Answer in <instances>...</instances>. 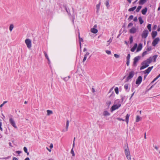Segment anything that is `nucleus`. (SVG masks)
Wrapping results in <instances>:
<instances>
[{"mask_svg": "<svg viewBox=\"0 0 160 160\" xmlns=\"http://www.w3.org/2000/svg\"><path fill=\"white\" fill-rule=\"evenodd\" d=\"M136 7H137L135 6L133 7L130 8L128 10V11L129 12L133 11L136 8Z\"/></svg>", "mask_w": 160, "mask_h": 160, "instance_id": "nucleus-24", "label": "nucleus"}, {"mask_svg": "<svg viewBox=\"0 0 160 160\" xmlns=\"http://www.w3.org/2000/svg\"><path fill=\"white\" fill-rule=\"evenodd\" d=\"M111 103V102L110 101H108L106 104L107 106H108V107H109Z\"/></svg>", "mask_w": 160, "mask_h": 160, "instance_id": "nucleus-39", "label": "nucleus"}, {"mask_svg": "<svg viewBox=\"0 0 160 160\" xmlns=\"http://www.w3.org/2000/svg\"><path fill=\"white\" fill-rule=\"evenodd\" d=\"M154 148L157 150H158V147L156 146L154 147Z\"/></svg>", "mask_w": 160, "mask_h": 160, "instance_id": "nucleus-60", "label": "nucleus"}, {"mask_svg": "<svg viewBox=\"0 0 160 160\" xmlns=\"http://www.w3.org/2000/svg\"><path fill=\"white\" fill-rule=\"evenodd\" d=\"M151 49H152L151 47H150L147 48L146 51H147V52L149 51H151Z\"/></svg>", "mask_w": 160, "mask_h": 160, "instance_id": "nucleus-44", "label": "nucleus"}, {"mask_svg": "<svg viewBox=\"0 0 160 160\" xmlns=\"http://www.w3.org/2000/svg\"><path fill=\"white\" fill-rule=\"evenodd\" d=\"M50 148H52L53 147V144L52 143H51L50 145Z\"/></svg>", "mask_w": 160, "mask_h": 160, "instance_id": "nucleus-57", "label": "nucleus"}, {"mask_svg": "<svg viewBox=\"0 0 160 160\" xmlns=\"http://www.w3.org/2000/svg\"><path fill=\"white\" fill-rule=\"evenodd\" d=\"M152 36L153 38H154L157 35V31H152Z\"/></svg>", "mask_w": 160, "mask_h": 160, "instance_id": "nucleus-17", "label": "nucleus"}, {"mask_svg": "<svg viewBox=\"0 0 160 160\" xmlns=\"http://www.w3.org/2000/svg\"><path fill=\"white\" fill-rule=\"evenodd\" d=\"M148 31L147 30H144L142 34V38H146L148 36Z\"/></svg>", "mask_w": 160, "mask_h": 160, "instance_id": "nucleus-7", "label": "nucleus"}, {"mask_svg": "<svg viewBox=\"0 0 160 160\" xmlns=\"http://www.w3.org/2000/svg\"><path fill=\"white\" fill-rule=\"evenodd\" d=\"M158 57V55H155L152 57H150L146 60L144 61L141 64L142 66L140 67V70H142L148 67L149 66V64L152 62L153 58V62H155Z\"/></svg>", "mask_w": 160, "mask_h": 160, "instance_id": "nucleus-1", "label": "nucleus"}, {"mask_svg": "<svg viewBox=\"0 0 160 160\" xmlns=\"http://www.w3.org/2000/svg\"><path fill=\"white\" fill-rule=\"evenodd\" d=\"M147 54V51H146L144 52L142 54V57L144 56L145 55H146Z\"/></svg>", "mask_w": 160, "mask_h": 160, "instance_id": "nucleus-41", "label": "nucleus"}, {"mask_svg": "<svg viewBox=\"0 0 160 160\" xmlns=\"http://www.w3.org/2000/svg\"><path fill=\"white\" fill-rule=\"evenodd\" d=\"M9 146L11 147H12V143L11 142H9Z\"/></svg>", "mask_w": 160, "mask_h": 160, "instance_id": "nucleus-63", "label": "nucleus"}, {"mask_svg": "<svg viewBox=\"0 0 160 160\" xmlns=\"http://www.w3.org/2000/svg\"><path fill=\"white\" fill-rule=\"evenodd\" d=\"M115 92L117 94H118L119 92H118V87H116L115 88Z\"/></svg>", "mask_w": 160, "mask_h": 160, "instance_id": "nucleus-34", "label": "nucleus"}, {"mask_svg": "<svg viewBox=\"0 0 160 160\" xmlns=\"http://www.w3.org/2000/svg\"><path fill=\"white\" fill-rule=\"evenodd\" d=\"M130 58V53L128 54V56L127 57V60H129Z\"/></svg>", "mask_w": 160, "mask_h": 160, "instance_id": "nucleus-42", "label": "nucleus"}, {"mask_svg": "<svg viewBox=\"0 0 160 160\" xmlns=\"http://www.w3.org/2000/svg\"><path fill=\"white\" fill-rule=\"evenodd\" d=\"M14 28V26L12 24H11L10 25L9 27V30L11 32L12 31Z\"/></svg>", "mask_w": 160, "mask_h": 160, "instance_id": "nucleus-28", "label": "nucleus"}, {"mask_svg": "<svg viewBox=\"0 0 160 160\" xmlns=\"http://www.w3.org/2000/svg\"><path fill=\"white\" fill-rule=\"evenodd\" d=\"M24 160H30V159L29 158L27 157Z\"/></svg>", "mask_w": 160, "mask_h": 160, "instance_id": "nucleus-62", "label": "nucleus"}, {"mask_svg": "<svg viewBox=\"0 0 160 160\" xmlns=\"http://www.w3.org/2000/svg\"><path fill=\"white\" fill-rule=\"evenodd\" d=\"M23 150L25 152H28V149L26 147H24L23 148Z\"/></svg>", "mask_w": 160, "mask_h": 160, "instance_id": "nucleus-45", "label": "nucleus"}, {"mask_svg": "<svg viewBox=\"0 0 160 160\" xmlns=\"http://www.w3.org/2000/svg\"><path fill=\"white\" fill-rule=\"evenodd\" d=\"M13 160H18V158L15 157H14L13 158Z\"/></svg>", "mask_w": 160, "mask_h": 160, "instance_id": "nucleus-59", "label": "nucleus"}, {"mask_svg": "<svg viewBox=\"0 0 160 160\" xmlns=\"http://www.w3.org/2000/svg\"><path fill=\"white\" fill-rule=\"evenodd\" d=\"M140 58L141 56H138L135 57L134 58V61L132 64V66L134 67H136L137 66V63Z\"/></svg>", "mask_w": 160, "mask_h": 160, "instance_id": "nucleus-3", "label": "nucleus"}, {"mask_svg": "<svg viewBox=\"0 0 160 160\" xmlns=\"http://www.w3.org/2000/svg\"><path fill=\"white\" fill-rule=\"evenodd\" d=\"M114 56L116 58H118L119 57V55L116 54H115L114 55Z\"/></svg>", "mask_w": 160, "mask_h": 160, "instance_id": "nucleus-47", "label": "nucleus"}, {"mask_svg": "<svg viewBox=\"0 0 160 160\" xmlns=\"http://www.w3.org/2000/svg\"><path fill=\"white\" fill-rule=\"evenodd\" d=\"M135 93V92L132 94V95H131V96L130 98V100L131 99V98H132V96H133L134 94V93Z\"/></svg>", "mask_w": 160, "mask_h": 160, "instance_id": "nucleus-58", "label": "nucleus"}, {"mask_svg": "<svg viewBox=\"0 0 160 160\" xmlns=\"http://www.w3.org/2000/svg\"><path fill=\"white\" fill-rule=\"evenodd\" d=\"M106 52L107 54L108 55L110 54H111V52L110 51L106 50Z\"/></svg>", "mask_w": 160, "mask_h": 160, "instance_id": "nucleus-46", "label": "nucleus"}, {"mask_svg": "<svg viewBox=\"0 0 160 160\" xmlns=\"http://www.w3.org/2000/svg\"><path fill=\"white\" fill-rule=\"evenodd\" d=\"M117 119L118 120H119V121H125L124 119H123L121 118H118Z\"/></svg>", "mask_w": 160, "mask_h": 160, "instance_id": "nucleus-52", "label": "nucleus"}, {"mask_svg": "<svg viewBox=\"0 0 160 160\" xmlns=\"http://www.w3.org/2000/svg\"><path fill=\"white\" fill-rule=\"evenodd\" d=\"M129 63H130V60H127L126 64L128 66L129 65Z\"/></svg>", "mask_w": 160, "mask_h": 160, "instance_id": "nucleus-51", "label": "nucleus"}, {"mask_svg": "<svg viewBox=\"0 0 160 160\" xmlns=\"http://www.w3.org/2000/svg\"><path fill=\"white\" fill-rule=\"evenodd\" d=\"M2 122H0V130L1 131H2Z\"/></svg>", "mask_w": 160, "mask_h": 160, "instance_id": "nucleus-50", "label": "nucleus"}, {"mask_svg": "<svg viewBox=\"0 0 160 160\" xmlns=\"http://www.w3.org/2000/svg\"><path fill=\"white\" fill-rule=\"evenodd\" d=\"M68 78H67V77H66L64 78H63V79L64 81H68Z\"/></svg>", "mask_w": 160, "mask_h": 160, "instance_id": "nucleus-53", "label": "nucleus"}, {"mask_svg": "<svg viewBox=\"0 0 160 160\" xmlns=\"http://www.w3.org/2000/svg\"><path fill=\"white\" fill-rule=\"evenodd\" d=\"M9 122H10L12 126L14 128H17V127L16 125L15 122L14 120H13V119L12 118H10L9 119Z\"/></svg>", "mask_w": 160, "mask_h": 160, "instance_id": "nucleus-11", "label": "nucleus"}, {"mask_svg": "<svg viewBox=\"0 0 160 160\" xmlns=\"http://www.w3.org/2000/svg\"><path fill=\"white\" fill-rule=\"evenodd\" d=\"M134 74V72L133 71H131L129 74L128 76L127 77L126 79V82H127L129 81L130 79L132 78L133 77Z\"/></svg>", "mask_w": 160, "mask_h": 160, "instance_id": "nucleus-4", "label": "nucleus"}, {"mask_svg": "<svg viewBox=\"0 0 160 160\" xmlns=\"http://www.w3.org/2000/svg\"><path fill=\"white\" fill-rule=\"evenodd\" d=\"M69 121L68 120H67L66 121V129H63L62 132H64L67 131L68 130V127L69 126Z\"/></svg>", "mask_w": 160, "mask_h": 160, "instance_id": "nucleus-14", "label": "nucleus"}, {"mask_svg": "<svg viewBox=\"0 0 160 160\" xmlns=\"http://www.w3.org/2000/svg\"><path fill=\"white\" fill-rule=\"evenodd\" d=\"M133 18V16L132 15H131L129 17V18L128 19V20L130 21L132 20Z\"/></svg>", "mask_w": 160, "mask_h": 160, "instance_id": "nucleus-40", "label": "nucleus"}, {"mask_svg": "<svg viewBox=\"0 0 160 160\" xmlns=\"http://www.w3.org/2000/svg\"><path fill=\"white\" fill-rule=\"evenodd\" d=\"M44 54L45 57L46 58L48 59V61H49V58H48V55L47 53H46V52H44Z\"/></svg>", "mask_w": 160, "mask_h": 160, "instance_id": "nucleus-35", "label": "nucleus"}, {"mask_svg": "<svg viewBox=\"0 0 160 160\" xmlns=\"http://www.w3.org/2000/svg\"><path fill=\"white\" fill-rule=\"evenodd\" d=\"M153 68V66H152L149 67L148 68V69H147L146 70H145L144 71H143V72L145 74H146L147 73V74H148L149 73V72H150V71H151L152 69Z\"/></svg>", "mask_w": 160, "mask_h": 160, "instance_id": "nucleus-12", "label": "nucleus"}, {"mask_svg": "<svg viewBox=\"0 0 160 160\" xmlns=\"http://www.w3.org/2000/svg\"><path fill=\"white\" fill-rule=\"evenodd\" d=\"M142 44L141 43H140L138 44V46L137 49V52H138L142 49Z\"/></svg>", "mask_w": 160, "mask_h": 160, "instance_id": "nucleus-15", "label": "nucleus"}, {"mask_svg": "<svg viewBox=\"0 0 160 160\" xmlns=\"http://www.w3.org/2000/svg\"><path fill=\"white\" fill-rule=\"evenodd\" d=\"M121 106V104H119L118 105L115 104L113 105L111 108V111L112 112L115 110L118 109Z\"/></svg>", "mask_w": 160, "mask_h": 160, "instance_id": "nucleus-6", "label": "nucleus"}, {"mask_svg": "<svg viewBox=\"0 0 160 160\" xmlns=\"http://www.w3.org/2000/svg\"><path fill=\"white\" fill-rule=\"evenodd\" d=\"M129 3H131L132 0H127Z\"/></svg>", "mask_w": 160, "mask_h": 160, "instance_id": "nucleus-61", "label": "nucleus"}, {"mask_svg": "<svg viewBox=\"0 0 160 160\" xmlns=\"http://www.w3.org/2000/svg\"><path fill=\"white\" fill-rule=\"evenodd\" d=\"M133 26V23L132 22H130L128 26V28H129L130 27H132Z\"/></svg>", "mask_w": 160, "mask_h": 160, "instance_id": "nucleus-43", "label": "nucleus"}, {"mask_svg": "<svg viewBox=\"0 0 160 160\" xmlns=\"http://www.w3.org/2000/svg\"><path fill=\"white\" fill-rule=\"evenodd\" d=\"M133 37L132 36H131L129 38V41H130V44H132L133 42Z\"/></svg>", "mask_w": 160, "mask_h": 160, "instance_id": "nucleus-30", "label": "nucleus"}, {"mask_svg": "<svg viewBox=\"0 0 160 160\" xmlns=\"http://www.w3.org/2000/svg\"><path fill=\"white\" fill-rule=\"evenodd\" d=\"M89 54L90 53L89 52H87L86 54L84 55V57L83 59V61H82V62H84L85 61V60H86V59H87V56H88Z\"/></svg>", "mask_w": 160, "mask_h": 160, "instance_id": "nucleus-19", "label": "nucleus"}, {"mask_svg": "<svg viewBox=\"0 0 160 160\" xmlns=\"http://www.w3.org/2000/svg\"><path fill=\"white\" fill-rule=\"evenodd\" d=\"M91 32L94 33H96L98 32V30L95 28H93L91 29Z\"/></svg>", "mask_w": 160, "mask_h": 160, "instance_id": "nucleus-20", "label": "nucleus"}, {"mask_svg": "<svg viewBox=\"0 0 160 160\" xmlns=\"http://www.w3.org/2000/svg\"><path fill=\"white\" fill-rule=\"evenodd\" d=\"M25 43L27 47L30 49L32 47V43L31 40L29 39H27L25 40Z\"/></svg>", "mask_w": 160, "mask_h": 160, "instance_id": "nucleus-5", "label": "nucleus"}, {"mask_svg": "<svg viewBox=\"0 0 160 160\" xmlns=\"http://www.w3.org/2000/svg\"><path fill=\"white\" fill-rule=\"evenodd\" d=\"M142 81V78L141 76H139L136 81V84L137 85H139Z\"/></svg>", "mask_w": 160, "mask_h": 160, "instance_id": "nucleus-10", "label": "nucleus"}, {"mask_svg": "<svg viewBox=\"0 0 160 160\" xmlns=\"http://www.w3.org/2000/svg\"><path fill=\"white\" fill-rule=\"evenodd\" d=\"M129 116H130V115H129L128 114H127L126 115V116L125 121L127 122V124H128V122L129 118Z\"/></svg>", "mask_w": 160, "mask_h": 160, "instance_id": "nucleus-21", "label": "nucleus"}, {"mask_svg": "<svg viewBox=\"0 0 160 160\" xmlns=\"http://www.w3.org/2000/svg\"><path fill=\"white\" fill-rule=\"evenodd\" d=\"M22 152L21 151H18L16 152V153H18V154H19Z\"/></svg>", "mask_w": 160, "mask_h": 160, "instance_id": "nucleus-54", "label": "nucleus"}, {"mask_svg": "<svg viewBox=\"0 0 160 160\" xmlns=\"http://www.w3.org/2000/svg\"><path fill=\"white\" fill-rule=\"evenodd\" d=\"M103 115L104 116H109L110 115L108 111H105L103 112Z\"/></svg>", "mask_w": 160, "mask_h": 160, "instance_id": "nucleus-22", "label": "nucleus"}, {"mask_svg": "<svg viewBox=\"0 0 160 160\" xmlns=\"http://www.w3.org/2000/svg\"><path fill=\"white\" fill-rule=\"evenodd\" d=\"M109 0H106V2L105 3L106 6L107 7V8H108L110 6L109 5Z\"/></svg>", "mask_w": 160, "mask_h": 160, "instance_id": "nucleus-27", "label": "nucleus"}, {"mask_svg": "<svg viewBox=\"0 0 160 160\" xmlns=\"http://www.w3.org/2000/svg\"><path fill=\"white\" fill-rule=\"evenodd\" d=\"M142 8V6H138L137 8V9L136 10V11L137 12H138Z\"/></svg>", "mask_w": 160, "mask_h": 160, "instance_id": "nucleus-31", "label": "nucleus"}, {"mask_svg": "<svg viewBox=\"0 0 160 160\" xmlns=\"http://www.w3.org/2000/svg\"><path fill=\"white\" fill-rule=\"evenodd\" d=\"M157 30L158 32L160 31V27L158 28Z\"/></svg>", "mask_w": 160, "mask_h": 160, "instance_id": "nucleus-64", "label": "nucleus"}, {"mask_svg": "<svg viewBox=\"0 0 160 160\" xmlns=\"http://www.w3.org/2000/svg\"><path fill=\"white\" fill-rule=\"evenodd\" d=\"M148 8H147L146 7L144 9L142 10L141 11L143 15H145L146 14V12H147Z\"/></svg>", "mask_w": 160, "mask_h": 160, "instance_id": "nucleus-18", "label": "nucleus"}, {"mask_svg": "<svg viewBox=\"0 0 160 160\" xmlns=\"http://www.w3.org/2000/svg\"><path fill=\"white\" fill-rule=\"evenodd\" d=\"M141 119V118L139 116H137L136 117V122H138L139 121H140Z\"/></svg>", "mask_w": 160, "mask_h": 160, "instance_id": "nucleus-29", "label": "nucleus"}, {"mask_svg": "<svg viewBox=\"0 0 160 160\" xmlns=\"http://www.w3.org/2000/svg\"><path fill=\"white\" fill-rule=\"evenodd\" d=\"M79 44H80V48H81V42H83V39L82 38H80L79 39Z\"/></svg>", "mask_w": 160, "mask_h": 160, "instance_id": "nucleus-33", "label": "nucleus"}, {"mask_svg": "<svg viewBox=\"0 0 160 160\" xmlns=\"http://www.w3.org/2000/svg\"><path fill=\"white\" fill-rule=\"evenodd\" d=\"M133 21L135 22H136L137 21V17H135L133 19Z\"/></svg>", "mask_w": 160, "mask_h": 160, "instance_id": "nucleus-55", "label": "nucleus"}, {"mask_svg": "<svg viewBox=\"0 0 160 160\" xmlns=\"http://www.w3.org/2000/svg\"><path fill=\"white\" fill-rule=\"evenodd\" d=\"M160 41V39L159 38H156L152 41V45L153 46H155L158 43V42Z\"/></svg>", "mask_w": 160, "mask_h": 160, "instance_id": "nucleus-8", "label": "nucleus"}, {"mask_svg": "<svg viewBox=\"0 0 160 160\" xmlns=\"http://www.w3.org/2000/svg\"><path fill=\"white\" fill-rule=\"evenodd\" d=\"M128 84H125L124 86V88L125 90H127L128 89Z\"/></svg>", "mask_w": 160, "mask_h": 160, "instance_id": "nucleus-36", "label": "nucleus"}, {"mask_svg": "<svg viewBox=\"0 0 160 160\" xmlns=\"http://www.w3.org/2000/svg\"><path fill=\"white\" fill-rule=\"evenodd\" d=\"M121 100L122 102L125 99V96H121Z\"/></svg>", "mask_w": 160, "mask_h": 160, "instance_id": "nucleus-37", "label": "nucleus"}, {"mask_svg": "<svg viewBox=\"0 0 160 160\" xmlns=\"http://www.w3.org/2000/svg\"><path fill=\"white\" fill-rule=\"evenodd\" d=\"M136 29L134 27H133L130 30L129 32L131 33H134L136 32Z\"/></svg>", "mask_w": 160, "mask_h": 160, "instance_id": "nucleus-16", "label": "nucleus"}, {"mask_svg": "<svg viewBox=\"0 0 160 160\" xmlns=\"http://www.w3.org/2000/svg\"><path fill=\"white\" fill-rule=\"evenodd\" d=\"M136 48L134 47H133L131 49V51L132 52H134L135 50L136 49Z\"/></svg>", "mask_w": 160, "mask_h": 160, "instance_id": "nucleus-49", "label": "nucleus"}, {"mask_svg": "<svg viewBox=\"0 0 160 160\" xmlns=\"http://www.w3.org/2000/svg\"><path fill=\"white\" fill-rule=\"evenodd\" d=\"M71 153L72 154V155L73 156H74L75 155L74 152V151L73 150V148H72L71 150Z\"/></svg>", "mask_w": 160, "mask_h": 160, "instance_id": "nucleus-38", "label": "nucleus"}, {"mask_svg": "<svg viewBox=\"0 0 160 160\" xmlns=\"http://www.w3.org/2000/svg\"><path fill=\"white\" fill-rule=\"evenodd\" d=\"M125 154L128 160H131V157L130 154V152L128 148V146H127V148L125 149Z\"/></svg>", "mask_w": 160, "mask_h": 160, "instance_id": "nucleus-2", "label": "nucleus"}, {"mask_svg": "<svg viewBox=\"0 0 160 160\" xmlns=\"http://www.w3.org/2000/svg\"><path fill=\"white\" fill-rule=\"evenodd\" d=\"M100 3H99V4L97 5L96 6V7H97V11H98V10H99V8H100Z\"/></svg>", "mask_w": 160, "mask_h": 160, "instance_id": "nucleus-48", "label": "nucleus"}, {"mask_svg": "<svg viewBox=\"0 0 160 160\" xmlns=\"http://www.w3.org/2000/svg\"><path fill=\"white\" fill-rule=\"evenodd\" d=\"M137 46H138L137 44V43H135L134 44V46L133 47H134L135 48H137Z\"/></svg>", "mask_w": 160, "mask_h": 160, "instance_id": "nucleus-56", "label": "nucleus"}, {"mask_svg": "<svg viewBox=\"0 0 160 160\" xmlns=\"http://www.w3.org/2000/svg\"><path fill=\"white\" fill-rule=\"evenodd\" d=\"M113 87L112 88L109 90L108 93L111 92V93L109 96V98H111L112 99H113L115 96V94L113 91H112L113 89Z\"/></svg>", "mask_w": 160, "mask_h": 160, "instance_id": "nucleus-9", "label": "nucleus"}, {"mask_svg": "<svg viewBox=\"0 0 160 160\" xmlns=\"http://www.w3.org/2000/svg\"><path fill=\"white\" fill-rule=\"evenodd\" d=\"M151 24H149L147 26V28L148 29L149 31H151Z\"/></svg>", "mask_w": 160, "mask_h": 160, "instance_id": "nucleus-32", "label": "nucleus"}, {"mask_svg": "<svg viewBox=\"0 0 160 160\" xmlns=\"http://www.w3.org/2000/svg\"><path fill=\"white\" fill-rule=\"evenodd\" d=\"M63 7L66 10L67 12L69 15H70V10L69 8H68L66 4H64Z\"/></svg>", "mask_w": 160, "mask_h": 160, "instance_id": "nucleus-13", "label": "nucleus"}, {"mask_svg": "<svg viewBox=\"0 0 160 160\" xmlns=\"http://www.w3.org/2000/svg\"><path fill=\"white\" fill-rule=\"evenodd\" d=\"M147 2V0H140L139 3L140 4L143 5Z\"/></svg>", "mask_w": 160, "mask_h": 160, "instance_id": "nucleus-23", "label": "nucleus"}, {"mask_svg": "<svg viewBox=\"0 0 160 160\" xmlns=\"http://www.w3.org/2000/svg\"><path fill=\"white\" fill-rule=\"evenodd\" d=\"M47 115H50L51 114H52L53 113V112L52 111L48 110L47 111Z\"/></svg>", "mask_w": 160, "mask_h": 160, "instance_id": "nucleus-26", "label": "nucleus"}, {"mask_svg": "<svg viewBox=\"0 0 160 160\" xmlns=\"http://www.w3.org/2000/svg\"><path fill=\"white\" fill-rule=\"evenodd\" d=\"M138 20L140 24H142L143 22V21L142 19V18L141 17L138 18Z\"/></svg>", "mask_w": 160, "mask_h": 160, "instance_id": "nucleus-25", "label": "nucleus"}]
</instances>
